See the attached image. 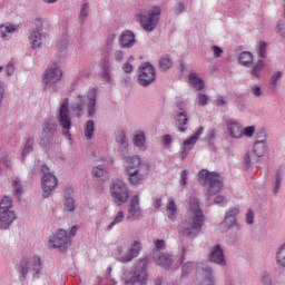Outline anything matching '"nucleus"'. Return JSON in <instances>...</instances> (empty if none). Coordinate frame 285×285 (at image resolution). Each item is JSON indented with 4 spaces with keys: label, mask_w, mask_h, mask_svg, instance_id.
I'll use <instances>...</instances> for the list:
<instances>
[{
    "label": "nucleus",
    "mask_w": 285,
    "mask_h": 285,
    "mask_svg": "<svg viewBox=\"0 0 285 285\" xmlns=\"http://www.w3.org/2000/svg\"><path fill=\"white\" fill-rule=\"evenodd\" d=\"M86 104L83 102V97L78 96V102L72 106V110L76 115V117H81V112H83Z\"/></svg>",
    "instance_id": "35"
},
{
    "label": "nucleus",
    "mask_w": 285,
    "mask_h": 285,
    "mask_svg": "<svg viewBox=\"0 0 285 285\" xmlns=\"http://www.w3.org/2000/svg\"><path fill=\"white\" fill-rule=\"evenodd\" d=\"M154 246L157 250H164L166 248V240H164V239H154Z\"/></svg>",
    "instance_id": "49"
},
{
    "label": "nucleus",
    "mask_w": 285,
    "mask_h": 285,
    "mask_svg": "<svg viewBox=\"0 0 285 285\" xmlns=\"http://www.w3.org/2000/svg\"><path fill=\"white\" fill-rule=\"evenodd\" d=\"M49 242L53 248H68V232L59 229Z\"/></svg>",
    "instance_id": "14"
},
{
    "label": "nucleus",
    "mask_w": 285,
    "mask_h": 285,
    "mask_svg": "<svg viewBox=\"0 0 285 285\" xmlns=\"http://www.w3.org/2000/svg\"><path fill=\"white\" fill-rule=\"evenodd\" d=\"M32 146H35V141L32 139L27 140L24 148L22 149V157H24L26 155H30V153H32Z\"/></svg>",
    "instance_id": "46"
},
{
    "label": "nucleus",
    "mask_w": 285,
    "mask_h": 285,
    "mask_svg": "<svg viewBox=\"0 0 285 285\" xmlns=\"http://www.w3.org/2000/svg\"><path fill=\"white\" fill-rule=\"evenodd\" d=\"M216 106H226V99L224 96H218L216 99Z\"/></svg>",
    "instance_id": "61"
},
{
    "label": "nucleus",
    "mask_w": 285,
    "mask_h": 285,
    "mask_svg": "<svg viewBox=\"0 0 285 285\" xmlns=\"http://www.w3.org/2000/svg\"><path fill=\"white\" fill-rule=\"evenodd\" d=\"M255 135V126H247L243 129L244 137H253Z\"/></svg>",
    "instance_id": "48"
},
{
    "label": "nucleus",
    "mask_w": 285,
    "mask_h": 285,
    "mask_svg": "<svg viewBox=\"0 0 285 285\" xmlns=\"http://www.w3.org/2000/svg\"><path fill=\"white\" fill-rule=\"evenodd\" d=\"M115 59H116V61H121L124 59V51L116 50L115 51Z\"/></svg>",
    "instance_id": "60"
},
{
    "label": "nucleus",
    "mask_w": 285,
    "mask_h": 285,
    "mask_svg": "<svg viewBox=\"0 0 285 285\" xmlns=\"http://www.w3.org/2000/svg\"><path fill=\"white\" fill-rule=\"evenodd\" d=\"M154 259L156 264L163 268H170V266H173V256L168 253H155Z\"/></svg>",
    "instance_id": "20"
},
{
    "label": "nucleus",
    "mask_w": 285,
    "mask_h": 285,
    "mask_svg": "<svg viewBox=\"0 0 285 285\" xmlns=\"http://www.w3.org/2000/svg\"><path fill=\"white\" fill-rule=\"evenodd\" d=\"M140 250H141V243L134 240L131 244V247L126 252V254L120 256L119 262H121L122 264H128V262H132L135 257L139 256Z\"/></svg>",
    "instance_id": "15"
},
{
    "label": "nucleus",
    "mask_w": 285,
    "mask_h": 285,
    "mask_svg": "<svg viewBox=\"0 0 285 285\" xmlns=\"http://www.w3.org/2000/svg\"><path fill=\"white\" fill-rule=\"evenodd\" d=\"M276 263L281 268H285V243L281 245L276 253Z\"/></svg>",
    "instance_id": "31"
},
{
    "label": "nucleus",
    "mask_w": 285,
    "mask_h": 285,
    "mask_svg": "<svg viewBox=\"0 0 285 285\" xmlns=\"http://www.w3.org/2000/svg\"><path fill=\"white\" fill-rule=\"evenodd\" d=\"M190 153V147L184 146L180 153L181 159H186L188 157V154Z\"/></svg>",
    "instance_id": "55"
},
{
    "label": "nucleus",
    "mask_w": 285,
    "mask_h": 285,
    "mask_svg": "<svg viewBox=\"0 0 285 285\" xmlns=\"http://www.w3.org/2000/svg\"><path fill=\"white\" fill-rule=\"evenodd\" d=\"M141 168H144V164H141V158H139V156L126 158V173L128 175V181L132 186H139V184L144 181Z\"/></svg>",
    "instance_id": "3"
},
{
    "label": "nucleus",
    "mask_w": 285,
    "mask_h": 285,
    "mask_svg": "<svg viewBox=\"0 0 285 285\" xmlns=\"http://www.w3.org/2000/svg\"><path fill=\"white\" fill-rule=\"evenodd\" d=\"M108 171L102 169L100 166H97L92 169L91 174L94 177H97L98 179H101V177H105Z\"/></svg>",
    "instance_id": "45"
},
{
    "label": "nucleus",
    "mask_w": 285,
    "mask_h": 285,
    "mask_svg": "<svg viewBox=\"0 0 285 285\" xmlns=\"http://www.w3.org/2000/svg\"><path fill=\"white\" fill-rule=\"evenodd\" d=\"M210 262H214V264H224V250H222V247L217 245L213 248L209 255Z\"/></svg>",
    "instance_id": "24"
},
{
    "label": "nucleus",
    "mask_w": 285,
    "mask_h": 285,
    "mask_svg": "<svg viewBox=\"0 0 285 285\" xmlns=\"http://www.w3.org/2000/svg\"><path fill=\"white\" fill-rule=\"evenodd\" d=\"M161 17V8L150 7L147 10H144L139 14V21L142 29L146 32H153L157 24L159 23V18Z\"/></svg>",
    "instance_id": "4"
},
{
    "label": "nucleus",
    "mask_w": 285,
    "mask_h": 285,
    "mask_svg": "<svg viewBox=\"0 0 285 285\" xmlns=\"http://www.w3.org/2000/svg\"><path fill=\"white\" fill-rule=\"evenodd\" d=\"M254 219H255V216L253 215V210H249L246 214V222H247V224H253Z\"/></svg>",
    "instance_id": "59"
},
{
    "label": "nucleus",
    "mask_w": 285,
    "mask_h": 285,
    "mask_svg": "<svg viewBox=\"0 0 285 285\" xmlns=\"http://www.w3.org/2000/svg\"><path fill=\"white\" fill-rule=\"evenodd\" d=\"M266 150V144L264 140H258L254 144L253 153L256 157H264V151Z\"/></svg>",
    "instance_id": "32"
},
{
    "label": "nucleus",
    "mask_w": 285,
    "mask_h": 285,
    "mask_svg": "<svg viewBox=\"0 0 285 285\" xmlns=\"http://www.w3.org/2000/svg\"><path fill=\"white\" fill-rule=\"evenodd\" d=\"M178 111L175 121L178 128V132H186L188 126V115L186 114V109H184V102L176 104Z\"/></svg>",
    "instance_id": "13"
},
{
    "label": "nucleus",
    "mask_w": 285,
    "mask_h": 285,
    "mask_svg": "<svg viewBox=\"0 0 285 285\" xmlns=\"http://www.w3.org/2000/svg\"><path fill=\"white\" fill-rule=\"evenodd\" d=\"M279 186H282V177L279 174L276 175V186L274 189V193L277 194L279 191Z\"/></svg>",
    "instance_id": "56"
},
{
    "label": "nucleus",
    "mask_w": 285,
    "mask_h": 285,
    "mask_svg": "<svg viewBox=\"0 0 285 285\" xmlns=\"http://www.w3.org/2000/svg\"><path fill=\"white\" fill-rule=\"evenodd\" d=\"M41 188H42V196L45 199H48L52 191L58 186L57 176L50 171V168L46 165L41 166Z\"/></svg>",
    "instance_id": "5"
},
{
    "label": "nucleus",
    "mask_w": 285,
    "mask_h": 285,
    "mask_svg": "<svg viewBox=\"0 0 285 285\" xmlns=\"http://www.w3.org/2000/svg\"><path fill=\"white\" fill-rule=\"evenodd\" d=\"M14 219H17L14 212L0 210V229L8 230Z\"/></svg>",
    "instance_id": "18"
},
{
    "label": "nucleus",
    "mask_w": 285,
    "mask_h": 285,
    "mask_svg": "<svg viewBox=\"0 0 285 285\" xmlns=\"http://www.w3.org/2000/svg\"><path fill=\"white\" fill-rule=\"evenodd\" d=\"M188 79L195 90H204V80L196 72H191Z\"/></svg>",
    "instance_id": "26"
},
{
    "label": "nucleus",
    "mask_w": 285,
    "mask_h": 285,
    "mask_svg": "<svg viewBox=\"0 0 285 285\" xmlns=\"http://www.w3.org/2000/svg\"><path fill=\"white\" fill-rule=\"evenodd\" d=\"M122 70L124 72H127V75L132 72V65H130V62H125L122 65Z\"/></svg>",
    "instance_id": "57"
},
{
    "label": "nucleus",
    "mask_w": 285,
    "mask_h": 285,
    "mask_svg": "<svg viewBox=\"0 0 285 285\" xmlns=\"http://www.w3.org/2000/svg\"><path fill=\"white\" fill-rule=\"evenodd\" d=\"M268 48V45L264 41L258 42L256 47V52L257 56L261 57L262 59H266V50Z\"/></svg>",
    "instance_id": "39"
},
{
    "label": "nucleus",
    "mask_w": 285,
    "mask_h": 285,
    "mask_svg": "<svg viewBox=\"0 0 285 285\" xmlns=\"http://www.w3.org/2000/svg\"><path fill=\"white\" fill-rule=\"evenodd\" d=\"M7 70V75H12V72H14V65L12 62H9L6 67Z\"/></svg>",
    "instance_id": "62"
},
{
    "label": "nucleus",
    "mask_w": 285,
    "mask_h": 285,
    "mask_svg": "<svg viewBox=\"0 0 285 285\" xmlns=\"http://www.w3.org/2000/svg\"><path fill=\"white\" fill-rule=\"evenodd\" d=\"M127 219H141V207L139 206V195H135L130 199Z\"/></svg>",
    "instance_id": "16"
},
{
    "label": "nucleus",
    "mask_w": 285,
    "mask_h": 285,
    "mask_svg": "<svg viewBox=\"0 0 285 285\" xmlns=\"http://www.w3.org/2000/svg\"><path fill=\"white\" fill-rule=\"evenodd\" d=\"M238 61L243 66H249V63H253V53L249 51H243L238 56Z\"/></svg>",
    "instance_id": "33"
},
{
    "label": "nucleus",
    "mask_w": 285,
    "mask_h": 285,
    "mask_svg": "<svg viewBox=\"0 0 285 285\" xmlns=\"http://www.w3.org/2000/svg\"><path fill=\"white\" fill-rule=\"evenodd\" d=\"M20 275L26 279L28 273H33V275H39L41 271V257L39 256H26L21 259L19 268Z\"/></svg>",
    "instance_id": "6"
},
{
    "label": "nucleus",
    "mask_w": 285,
    "mask_h": 285,
    "mask_svg": "<svg viewBox=\"0 0 285 285\" xmlns=\"http://www.w3.org/2000/svg\"><path fill=\"white\" fill-rule=\"evenodd\" d=\"M277 28L278 35H281V37H285V28H282V22H278Z\"/></svg>",
    "instance_id": "64"
},
{
    "label": "nucleus",
    "mask_w": 285,
    "mask_h": 285,
    "mask_svg": "<svg viewBox=\"0 0 285 285\" xmlns=\"http://www.w3.org/2000/svg\"><path fill=\"white\" fill-rule=\"evenodd\" d=\"M0 164H3L7 168H12V161L8 156V153L0 154Z\"/></svg>",
    "instance_id": "44"
},
{
    "label": "nucleus",
    "mask_w": 285,
    "mask_h": 285,
    "mask_svg": "<svg viewBox=\"0 0 285 285\" xmlns=\"http://www.w3.org/2000/svg\"><path fill=\"white\" fill-rule=\"evenodd\" d=\"M134 145L137 146L140 150H146V136L144 132H138L134 137Z\"/></svg>",
    "instance_id": "30"
},
{
    "label": "nucleus",
    "mask_w": 285,
    "mask_h": 285,
    "mask_svg": "<svg viewBox=\"0 0 285 285\" xmlns=\"http://www.w3.org/2000/svg\"><path fill=\"white\" fill-rule=\"evenodd\" d=\"M237 215H239V208L230 207L225 214L223 226H225V228L235 226V224H237Z\"/></svg>",
    "instance_id": "19"
},
{
    "label": "nucleus",
    "mask_w": 285,
    "mask_h": 285,
    "mask_svg": "<svg viewBox=\"0 0 285 285\" xmlns=\"http://www.w3.org/2000/svg\"><path fill=\"white\" fill-rule=\"evenodd\" d=\"M184 10H186V4H184V2H178L174 7L175 14H181V12H184Z\"/></svg>",
    "instance_id": "50"
},
{
    "label": "nucleus",
    "mask_w": 285,
    "mask_h": 285,
    "mask_svg": "<svg viewBox=\"0 0 285 285\" xmlns=\"http://www.w3.org/2000/svg\"><path fill=\"white\" fill-rule=\"evenodd\" d=\"M189 213L191 216L180 223L178 230L180 235H185L186 237H197L202 233V226H204V222L206 220L202 208H199V199H189Z\"/></svg>",
    "instance_id": "1"
},
{
    "label": "nucleus",
    "mask_w": 285,
    "mask_h": 285,
    "mask_svg": "<svg viewBox=\"0 0 285 285\" xmlns=\"http://www.w3.org/2000/svg\"><path fill=\"white\" fill-rule=\"evenodd\" d=\"M65 208L69 212L72 213L75 210V198L70 196L65 197Z\"/></svg>",
    "instance_id": "42"
},
{
    "label": "nucleus",
    "mask_w": 285,
    "mask_h": 285,
    "mask_svg": "<svg viewBox=\"0 0 285 285\" xmlns=\"http://www.w3.org/2000/svg\"><path fill=\"white\" fill-rule=\"evenodd\" d=\"M205 273V284L207 285H215V282L213 281V269L210 268H203Z\"/></svg>",
    "instance_id": "43"
},
{
    "label": "nucleus",
    "mask_w": 285,
    "mask_h": 285,
    "mask_svg": "<svg viewBox=\"0 0 285 285\" xmlns=\"http://www.w3.org/2000/svg\"><path fill=\"white\" fill-rule=\"evenodd\" d=\"M198 106H206L208 104V96L206 94H198Z\"/></svg>",
    "instance_id": "52"
},
{
    "label": "nucleus",
    "mask_w": 285,
    "mask_h": 285,
    "mask_svg": "<svg viewBox=\"0 0 285 285\" xmlns=\"http://www.w3.org/2000/svg\"><path fill=\"white\" fill-rule=\"evenodd\" d=\"M83 132L87 139H92V135L95 132V121L88 120L85 126Z\"/></svg>",
    "instance_id": "37"
},
{
    "label": "nucleus",
    "mask_w": 285,
    "mask_h": 285,
    "mask_svg": "<svg viewBox=\"0 0 285 285\" xmlns=\"http://www.w3.org/2000/svg\"><path fill=\"white\" fill-rule=\"evenodd\" d=\"M187 181H188V171L183 170L180 173V184H181V186H186Z\"/></svg>",
    "instance_id": "53"
},
{
    "label": "nucleus",
    "mask_w": 285,
    "mask_h": 285,
    "mask_svg": "<svg viewBox=\"0 0 285 285\" xmlns=\"http://www.w3.org/2000/svg\"><path fill=\"white\" fill-rule=\"evenodd\" d=\"M204 135V127H198V129L191 135L189 138L185 139L183 142V146H186L187 148H190L193 150V147L197 144L199 137Z\"/></svg>",
    "instance_id": "22"
},
{
    "label": "nucleus",
    "mask_w": 285,
    "mask_h": 285,
    "mask_svg": "<svg viewBox=\"0 0 285 285\" xmlns=\"http://www.w3.org/2000/svg\"><path fill=\"white\" fill-rule=\"evenodd\" d=\"M264 68H266V63H264V60H258L252 66L250 75L259 79V77H262V71L264 70Z\"/></svg>",
    "instance_id": "29"
},
{
    "label": "nucleus",
    "mask_w": 285,
    "mask_h": 285,
    "mask_svg": "<svg viewBox=\"0 0 285 285\" xmlns=\"http://www.w3.org/2000/svg\"><path fill=\"white\" fill-rule=\"evenodd\" d=\"M227 130H228L229 137H233L234 139H242L243 129H242V126L239 124L229 122L227 125Z\"/></svg>",
    "instance_id": "23"
},
{
    "label": "nucleus",
    "mask_w": 285,
    "mask_h": 285,
    "mask_svg": "<svg viewBox=\"0 0 285 285\" xmlns=\"http://www.w3.org/2000/svg\"><path fill=\"white\" fill-rule=\"evenodd\" d=\"M252 92L253 95H255V97H262V88H259V86H253L252 87Z\"/></svg>",
    "instance_id": "54"
},
{
    "label": "nucleus",
    "mask_w": 285,
    "mask_h": 285,
    "mask_svg": "<svg viewBox=\"0 0 285 285\" xmlns=\"http://www.w3.org/2000/svg\"><path fill=\"white\" fill-rule=\"evenodd\" d=\"M213 52H214V57H222V53L224 52V50H222V48L214 46L212 48Z\"/></svg>",
    "instance_id": "58"
},
{
    "label": "nucleus",
    "mask_w": 285,
    "mask_h": 285,
    "mask_svg": "<svg viewBox=\"0 0 285 285\" xmlns=\"http://www.w3.org/2000/svg\"><path fill=\"white\" fill-rule=\"evenodd\" d=\"M0 210H4L6 213L8 212H14L12 209V199L10 197L4 196L1 202H0Z\"/></svg>",
    "instance_id": "36"
},
{
    "label": "nucleus",
    "mask_w": 285,
    "mask_h": 285,
    "mask_svg": "<svg viewBox=\"0 0 285 285\" xmlns=\"http://www.w3.org/2000/svg\"><path fill=\"white\" fill-rule=\"evenodd\" d=\"M278 79H282V71H276L272 75L271 80H269L271 90H273V91L277 90Z\"/></svg>",
    "instance_id": "38"
},
{
    "label": "nucleus",
    "mask_w": 285,
    "mask_h": 285,
    "mask_svg": "<svg viewBox=\"0 0 285 285\" xmlns=\"http://www.w3.org/2000/svg\"><path fill=\"white\" fill-rule=\"evenodd\" d=\"M110 195L118 206L126 204V202H128V197H130L128 186H126V183L122 180H116L112 183L110 186Z\"/></svg>",
    "instance_id": "8"
},
{
    "label": "nucleus",
    "mask_w": 285,
    "mask_h": 285,
    "mask_svg": "<svg viewBox=\"0 0 285 285\" xmlns=\"http://www.w3.org/2000/svg\"><path fill=\"white\" fill-rule=\"evenodd\" d=\"M68 99H65L60 105L58 121L65 130L72 128V121L70 120V110L68 109Z\"/></svg>",
    "instance_id": "12"
},
{
    "label": "nucleus",
    "mask_w": 285,
    "mask_h": 285,
    "mask_svg": "<svg viewBox=\"0 0 285 285\" xmlns=\"http://www.w3.org/2000/svg\"><path fill=\"white\" fill-rule=\"evenodd\" d=\"M121 48H132L135 46V33L131 31H124L119 37Z\"/></svg>",
    "instance_id": "21"
},
{
    "label": "nucleus",
    "mask_w": 285,
    "mask_h": 285,
    "mask_svg": "<svg viewBox=\"0 0 285 285\" xmlns=\"http://www.w3.org/2000/svg\"><path fill=\"white\" fill-rule=\"evenodd\" d=\"M92 98L89 99L88 102V115L89 117H92L95 115V107L97 106V89H91Z\"/></svg>",
    "instance_id": "34"
},
{
    "label": "nucleus",
    "mask_w": 285,
    "mask_h": 285,
    "mask_svg": "<svg viewBox=\"0 0 285 285\" xmlns=\"http://www.w3.org/2000/svg\"><path fill=\"white\" fill-rule=\"evenodd\" d=\"M171 139H173V138L170 137V135H165V136L163 137L164 146H169Z\"/></svg>",
    "instance_id": "63"
},
{
    "label": "nucleus",
    "mask_w": 285,
    "mask_h": 285,
    "mask_svg": "<svg viewBox=\"0 0 285 285\" xmlns=\"http://www.w3.org/2000/svg\"><path fill=\"white\" fill-rule=\"evenodd\" d=\"M158 66L160 70H170L173 68V59H170L169 55H164L159 58Z\"/></svg>",
    "instance_id": "28"
},
{
    "label": "nucleus",
    "mask_w": 285,
    "mask_h": 285,
    "mask_svg": "<svg viewBox=\"0 0 285 285\" xmlns=\"http://www.w3.org/2000/svg\"><path fill=\"white\" fill-rule=\"evenodd\" d=\"M166 212L168 215V219H171V222H175V219H177V204H175V200L173 198L168 199Z\"/></svg>",
    "instance_id": "27"
},
{
    "label": "nucleus",
    "mask_w": 285,
    "mask_h": 285,
    "mask_svg": "<svg viewBox=\"0 0 285 285\" xmlns=\"http://www.w3.org/2000/svg\"><path fill=\"white\" fill-rule=\"evenodd\" d=\"M57 132V124L52 120H46L42 125V136L40 139V146H50L52 144V137Z\"/></svg>",
    "instance_id": "11"
},
{
    "label": "nucleus",
    "mask_w": 285,
    "mask_h": 285,
    "mask_svg": "<svg viewBox=\"0 0 285 285\" xmlns=\"http://www.w3.org/2000/svg\"><path fill=\"white\" fill-rule=\"evenodd\" d=\"M43 30V22L41 20L36 21V28L29 36L32 48H39L41 46V31Z\"/></svg>",
    "instance_id": "17"
},
{
    "label": "nucleus",
    "mask_w": 285,
    "mask_h": 285,
    "mask_svg": "<svg viewBox=\"0 0 285 285\" xmlns=\"http://www.w3.org/2000/svg\"><path fill=\"white\" fill-rule=\"evenodd\" d=\"M198 179L200 184H205L208 186L207 194L209 197H213L222 193V188H224V183H222V178L219 177V174L215 171H208V169H202L198 173Z\"/></svg>",
    "instance_id": "2"
},
{
    "label": "nucleus",
    "mask_w": 285,
    "mask_h": 285,
    "mask_svg": "<svg viewBox=\"0 0 285 285\" xmlns=\"http://www.w3.org/2000/svg\"><path fill=\"white\" fill-rule=\"evenodd\" d=\"M148 261L140 259L136 265L132 277L125 281L126 285H144L148 282Z\"/></svg>",
    "instance_id": "7"
},
{
    "label": "nucleus",
    "mask_w": 285,
    "mask_h": 285,
    "mask_svg": "<svg viewBox=\"0 0 285 285\" xmlns=\"http://www.w3.org/2000/svg\"><path fill=\"white\" fill-rule=\"evenodd\" d=\"M155 81V67L145 62L139 67L138 82L140 86H150Z\"/></svg>",
    "instance_id": "10"
},
{
    "label": "nucleus",
    "mask_w": 285,
    "mask_h": 285,
    "mask_svg": "<svg viewBox=\"0 0 285 285\" xmlns=\"http://www.w3.org/2000/svg\"><path fill=\"white\" fill-rule=\"evenodd\" d=\"M88 18V3H85L80 10L79 21L83 23Z\"/></svg>",
    "instance_id": "47"
},
{
    "label": "nucleus",
    "mask_w": 285,
    "mask_h": 285,
    "mask_svg": "<svg viewBox=\"0 0 285 285\" xmlns=\"http://www.w3.org/2000/svg\"><path fill=\"white\" fill-rule=\"evenodd\" d=\"M116 141H118V144H121V146H124V148H126V146H128V140L126 139V134L121 132L120 135H118L116 137Z\"/></svg>",
    "instance_id": "51"
},
{
    "label": "nucleus",
    "mask_w": 285,
    "mask_h": 285,
    "mask_svg": "<svg viewBox=\"0 0 285 285\" xmlns=\"http://www.w3.org/2000/svg\"><path fill=\"white\" fill-rule=\"evenodd\" d=\"M16 30H19V26L0 24V37H1V39H8V37H10V35H14Z\"/></svg>",
    "instance_id": "25"
},
{
    "label": "nucleus",
    "mask_w": 285,
    "mask_h": 285,
    "mask_svg": "<svg viewBox=\"0 0 285 285\" xmlns=\"http://www.w3.org/2000/svg\"><path fill=\"white\" fill-rule=\"evenodd\" d=\"M12 188L14 195L21 196V193H23V187L21 186V180H19V178H14L12 180Z\"/></svg>",
    "instance_id": "41"
},
{
    "label": "nucleus",
    "mask_w": 285,
    "mask_h": 285,
    "mask_svg": "<svg viewBox=\"0 0 285 285\" xmlns=\"http://www.w3.org/2000/svg\"><path fill=\"white\" fill-rule=\"evenodd\" d=\"M63 77V71L57 66L53 67H48L47 70L45 71V75L42 77V83L48 90V88H53L59 83L61 78Z\"/></svg>",
    "instance_id": "9"
},
{
    "label": "nucleus",
    "mask_w": 285,
    "mask_h": 285,
    "mask_svg": "<svg viewBox=\"0 0 285 285\" xmlns=\"http://www.w3.org/2000/svg\"><path fill=\"white\" fill-rule=\"evenodd\" d=\"M126 216L124 215V212H118L115 217L114 220L109 224L108 229L111 230L112 227L117 226V224H121V222H124V218Z\"/></svg>",
    "instance_id": "40"
}]
</instances>
